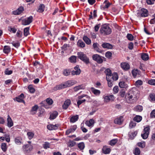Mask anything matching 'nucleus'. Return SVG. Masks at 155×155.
Instances as JSON below:
<instances>
[{
	"label": "nucleus",
	"mask_w": 155,
	"mask_h": 155,
	"mask_svg": "<svg viewBox=\"0 0 155 155\" xmlns=\"http://www.w3.org/2000/svg\"><path fill=\"white\" fill-rule=\"evenodd\" d=\"M125 98L127 103H132L137 100L138 97L137 96L135 95L134 94L130 92L126 94Z\"/></svg>",
	"instance_id": "nucleus-1"
},
{
	"label": "nucleus",
	"mask_w": 155,
	"mask_h": 155,
	"mask_svg": "<svg viewBox=\"0 0 155 155\" xmlns=\"http://www.w3.org/2000/svg\"><path fill=\"white\" fill-rule=\"evenodd\" d=\"M101 33L104 35H109L111 33V29L109 27L108 25L104 24L103 25L100 30Z\"/></svg>",
	"instance_id": "nucleus-2"
},
{
	"label": "nucleus",
	"mask_w": 155,
	"mask_h": 155,
	"mask_svg": "<svg viewBox=\"0 0 155 155\" xmlns=\"http://www.w3.org/2000/svg\"><path fill=\"white\" fill-rule=\"evenodd\" d=\"M78 57L86 64L90 63L89 58L86 54L81 52L77 53Z\"/></svg>",
	"instance_id": "nucleus-3"
},
{
	"label": "nucleus",
	"mask_w": 155,
	"mask_h": 155,
	"mask_svg": "<svg viewBox=\"0 0 155 155\" xmlns=\"http://www.w3.org/2000/svg\"><path fill=\"white\" fill-rule=\"evenodd\" d=\"M150 126L147 125L146 127H144L143 131L141 134V136L143 139H146L148 138L150 133Z\"/></svg>",
	"instance_id": "nucleus-4"
},
{
	"label": "nucleus",
	"mask_w": 155,
	"mask_h": 155,
	"mask_svg": "<svg viewBox=\"0 0 155 155\" xmlns=\"http://www.w3.org/2000/svg\"><path fill=\"white\" fill-rule=\"evenodd\" d=\"M137 14L138 16L145 17L148 16V12L147 9L143 8L138 10Z\"/></svg>",
	"instance_id": "nucleus-5"
},
{
	"label": "nucleus",
	"mask_w": 155,
	"mask_h": 155,
	"mask_svg": "<svg viewBox=\"0 0 155 155\" xmlns=\"http://www.w3.org/2000/svg\"><path fill=\"white\" fill-rule=\"evenodd\" d=\"M33 20V17L30 16L27 18L23 20L22 21V24L24 25H27L30 24Z\"/></svg>",
	"instance_id": "nucleus-6"
},
{
	"label": "nucleus",
	"mask_w": 155,
	"mask_h": 155,
	"mask_svg": "<svg viewBox=\"0 0 155 155\" xmlns=\"http://www.w3.org/2000/svg\"><path fill=\"white\" fill-rule=\"evenodd\" d=\"M33 147L30 144H27L23 146L24 152L26 153H28L33 149Z\"/></svg>",
	"instance_id": "nucleus-7"
},
{
	"label": "nucleus",
	"mask_w": 155,
	"mask_h": 155,
	"mask_svg": "<svg viewBox=\"0 0 155 155\" xmlns=\"http://www.w3.org/2000/svg\"><path fill=\"white\" fill-rule=\"evenodd\" d=\"M103 98L104 99V102L106 103L113 101L115 99L113 95L104 96Z\"/></svg>",
	"instance_id": "nucleus-8"
},
{
	"label": "nucleus",
	"mask_w": 155,
	"mask_h": 155,
	"mask_svg": "<svg viewBox=\"0 0 155 155\" xmlns=\"http://www.w3.org/2000/svg\"><path fill=\"white\" fill-rule=\"evenodd\" d=\"M92 58L93 60L96 61L98 63H101L103 61V60L101 56L97 54L93 55Z\"/></svg>",
	"instance_id": "nucleus-9"
},
{
	"label": "nucleus",
	"mask_w": 155,
	"mask_h": 155,
	"mask_svg": "<svg viewBox=\"0 0 155 155\" xmlns=\"http://www.w3.org/2000/svg\"><path fill=\"white\" fill-rule=\"evenodd\" d=\"M74 70L72 71L71 72L72 75H78L80 74L81 70L78 65H77L74 67Z\"/></svg>",
	"instance_id": "nucleus-10"
},
{
	"label": "nucleus",
	"mask_w": 155,
	"mask_h": 155,
	"mask_svg": "<svg viewBox=\"0 0 155 155\" xmlns=\"http://www.w3.org/2000/svg\"><path fill=\"white\" fill-rule=\"evenodd\" d=\"M24 95L23 93H21L20 95L18 97H16L14 99L15 101H16L18 102L25 103V102L24 100Z\"/></svg>",
	"instance_id": "nucleus-11"
},
{
	"label": "nucleus",
	"mask_w": 155,
	"mask_h": 155,
	"mask_svg": "<svg viewBox=\"0 0 155 155\" xmlns=\"http://www.w3.org/2000/svg\"><path fill=\"white\" fill-rule=\"evenodd\" d=\"M77 82L75 80L68 81L64 83L65 87L66 88L70 87L76 83Z\"/></svg>",
	"instance_id": "nucleus-12"
},
{
	"label": "nucleus",
	"mask_w": 155,
	"mask_h": 155,
	"mask_svg": "<svg viewBox=\"0 0 155 155\" xmlns=\"http://www.w3.org/2000/svg\"><path fill=\"white\" fill-rule=\"evenodd\" d=\"M123 117V116H121L119 117L116 118L114 120V123L119 125L122 124L124 120Z\"/></svg>",
	"instance_id": "nucleus-13"
},
{
	"label": "nucleus",
	"mask_w": 155,
	"mask_h": 155,
	"mask_svg": "<svg viewBox=\"0 0 155 155\" xmlns=\"http://www.w3.org/2000/svg\"><path fill=\"white\" fill-rule=\"evenodd\" d=\"M99 45L97 43H94L93 45V47L94 51H96L97 52L102 53L103 52L102 50L100 49L98 46Z\"/></svg>",
	"instance_id": "nucleus-14"
},
{
	"label": "nucleus",
	"mask_w": 155,
	"mask_h": 155,
	"mask_svg": "<svg viewBox=\"0 0 155 155\" xmlns=\"http://www.w3.org/2000/svg\"><path fill=\"white\" fill-rule=\"evenodd\" d=\"M91 92L95 95L99 96L101 94V92L100 90L97 89L94 87L91 88Z\"/></svg>",
	"instance_id": "nucleus-15"
},
{
	"label": "nucleus",
	"mask_w": 155,
	"mask_h": 155,
	"mask_svg": "<svg viewBox=\"0 0 155 155\" xmlns=\"http://www.w3.org/2000/svg\"><path fill=\"white\" fill-rule=\"evenodd\" d=\"M24 10V8L23 7H20L16 11H13V14L14 15H18L21 14Z\"/></svg>",
	"instance_id": "nucleus-16"
},
{
	"label": "nucleus",
	"mask_w": 155,
	"mask_h": 155,
	"mask_svg": "<svg viewBox=\"0 0 155 155\" xmlns=\"http://www.w3.org/2000/svg\"><path fill=\"white\" fill-rule=\"evenodd\" d=\"M14 141L16 144L20 145L22 143V138L20 136H17L15 138Z\"/></svg>",
	"instance_id": "nucleus-17"
},
{
	"label": "nucleus",
	"mask_w": 155,
	"mask_h": 155,
	"mask_svg": "<svg viewBox=\"0 0 155 155\" xmlns=\"http://www.w3.org/2000/svg\"><path fill=\"white\" fill-rule=\"evenodd\" d=\"M102 150L103 153L105 154H108L110 153L111 151L110 148L108 147L107 146H104L103 147Z\"/></svg>",
	"instance_id": "nucleus-18"
},
{
	"label": "nucleus",
	"mask_w": 155,
	"mask_h": 155,
	"mask_svg": "<svg viewBox=\"0 0 155 155\" xmlns=\"http://www.w3.org/2000/svg\"><path fill=\"white\" fill-rule=\"evenodd\" d=\"M77 127L76 125H74L68 129L66 131V134L68 135L71 133L74 132L76 129Z\"/></svg>",
	"instance_id": "nucleus-19"
},
{
	"label": "nucleus",
	"mask_w": 155,
	"mask_h": 155,
	"mask_svg": "<svg viewBox=\"0 0 155 155\" xmlns=\"http://www.w3.org/2000/svg\"><path fill=\"white\" fill-rule=\"evenodd\" d=\"M85 88V85L84 84H82L78 86H75L74 88V91H77L80 90L84 89Z\"/></svg>",
	"instance_id": "nucleus-20"
},
{
	"label": "nucleus",
	"mask_w": 155,
	"mask_h": 155,
	"mask_svg": "<svg viewBox=\"0 0 155 155\" xmlns=\"http://www.w3.org/2000/svg\"><path fill=\"white\" fill-rule=\"evenodd\" d=\"M7 122V126L9 127H11L13 125V122L9 115L8 116Z\"/></svg>",
	"instance_id": "nucleus-21"
},
{
	"label": "nucleus",
	"mask_w": 155,
	"mask_h": 155,
	"mask_svg": "<svg viewBox=\"0 0 155 155\" xmlns=\"http://www.w3.org/2000/svg\"><path fill=\"white\" fill-rule=\"evenodd\" d=\"M71 104V101L69 99H67L64 102L62 105L63 108L64 109H67Z\"/></svg>",
	"instance_id": "nucleus-22"
},
{
	"label": "nucleus",
	"mask_w": 155,
	"mask_h": 155,
	"mask_svg": "<svg viewBox=\"0 0 155 155\" xmlns=\"http://www.w3.org/2000/svg\"><path fill=\"white\" fill-rule=\"evenodd\" d=\"M121 66L122 69L125 70H127L130 68V65L127 63H123L121 64Z\"/></svg>",
	"instance_id": "nucleus-23"
},
{
	"label": "nucleus",
	"mask_w": 155,
	"mask_h": 155,
	"mask_svg": "<svg viewBox=\"0 0 155 155\" xmlns=\"http://www.w3.org/2000/svg\"><path fill=\"white\" fill-rule=\"evenodd\" d=\"M102 46L104 48H107L108 49H111L113 46L112 45L108 43H104L102 44Z\"/></svg>",
	"instance_id": "nucleus-24"
},
{
	"label": "nucleus",
	"mask_w": 155,
	"mask_h": 155,
	"mask_svg": "<svg viewBox=\"0 0 155 155\" xmlns=\"http://www.w3.org/2000/svg\"><path fill=\"white\" fill-rule=\"evenodd\" d=\"M83 39L87 45H89L91 44V40L86 36H84Z\"/></svg>",
	"instance_id": "nucleus-25"
},
{
	"label": "nucleus",
	"mask_w": 155,
	"mask_h": 155,
	"mask_svg": "<svg viewBox=\"0 0 155 155\" xmlns=\"http://www.w3.org/2000/svg\"><path fill=\"white\" fill-rule=\"evenodd\" d=\"M58 112L57 111H53L51 114L50 117V120H54L55 119L58 115Z\"/></svg>",
	"instance_id": "nucleus-26"
},
{
	"label": "nucleus",
	"mask_w": 155,
	"mask_h": 155,
	"mask_svg": "<svg viewBox=\"0 0 155 155\" xmlns=\"http://www.w3.org/2000/svg\"><path fill=\"white\" fill-rule=\"evenodd\" d=\"M65 88L64 83H62L61 84L57 85L54 88V90L55 91L61 89Z\"/></svg>",
	"instance_id": "nucleus-27"
},
{
	"label": "nucleus",
	"mask_w": 155,
	"mask_h": 155,
	"mask_svg": "<svg viewBox=\"0 0 155 155\" xmlns=\"http://www.w3.org/2000/svg\"><path fill=\"white\" fill-rule=\"evenodd\" d=\"M38 108V106L37 105H35L34 106L31 110V114H35Z\"/></svg>",
	"instance_id": "nucleus-28"
},
{
	"label": "nucleus",
	"mask_w": 155,
	"mask_h": 155,
	"mask_svg": "<svg viewBox=\"0 0 155 155\" xmlns=\"http://www.w3.org/2000/svg\"><path fill=\"white\" fill-rule=\"evenodd\" d=\"M47 128L49 130H54L57 129L58 126L56 125L50 124L47 126Z\"/></svg>",
	"instance_id": "nucleus-29"
},
{
	"label": "nucleus",
	"mask_w": 155,
	"mask_h": 155,
	"mask_svg": "<svg viewBox=\"0 0 155 155\" xmlns=\"http://www.w3.org/2000/svg\"><path fill=\"white\" fill-rule=\"evenodd\" d=\"M120 87L122 88H127L128 87L127 84L124 81H120L119 83Z\"/></svg>",
	"instance_id": "nucleus-30"
},
{
	"label": "nucleus",
	"mask_w": 155,
	"mask_h": 155,
	"mask_svg": "<svg viewBox=\"0 0 155 155\" xmlns=\"http://www.w3.org/2000/svg\"><path fill=\"white\" fill-rule=\"evenodd\" d=\"M104 72L106 75V78L108 77L109 78H110L112 74L111 73V71L109 68L106 69L104 71Z\"/></svg>",
	"instance_id": "nucleus-31"
},
{
	"label": "nucleus",
	"mask_w": 155,
	"mask_h": 155,
	"mask_svg": "<svg viewBox=\"0 0 155 155\" xmlns=\"http://www.w3.org/2000/svg\"><path fill=\"white\" fill-rule=\"evenodd\" d=\"M77 45L78 47H81V48H84L85 47V43L81 40H79L77 43Z\"/></svg>",
	"instance_id": "nucleus-32"
},
{
	"label": "nucleus",
	"mask_w": 155,
	"mask_h": 155,
	"mask_svg": "<svg viewBox=\"0 0 155 155\" xmlns=\"http://www.w3.org/2000/svg\"><path fill=\"white\" fill-rule=\"evenodd\" d=\"M11 51V48L8 46H4L3 51L5 54H8Z\"/></svg>",
	"instance_id": "nucleus-33"
},
{
	"label": "nucleus",
	"mask_w": 155,
	"mask_h": 155,
	"mask_svg": "<svg viewBox=\"0 0 155 155\" xmlns=\"http://www.w3.org/2000/svg\"><path fill=\"white\" fill-rule=\"evenodd\" d=\"M143 110V107L142 106L138 105L134 108V110L137 112H141Z\"/></svg>",
	"instance_id": "nucleus-34"
},
{
	"label": "nucleus",
	"mask_w": 155,
	"mask_h": 155,
	"mask_svg": "<svg viewBox=\"0 0 155 155\" xmlns=\"http://www.w3.org/2000/svg\"><path fill=\"white\" fill-rule=\"evenodd\" d=\"M94 123V120L93 119H91L89 121H87L86 122V124L88 127L92 126Z\"/></svg>",
	"instance_id": "nucleus-35"
},
{
	"label": "nucleus",
	"mask_w": 155,
	"mask_h": 155,
	"mask_svg": "<svg viewBox=\"0 0 155 155\" xmlns=\"http://www.w3.org/2000/svg\"><path fill=\"white\" fill-rule=\"evenodd\" d=\"M110 78L112 80L116 81L118 79V76L116 73H114L113 74H112Z\"/></svg>",
	"instance_id": "nucleus-36"
},
{
	"label": "nucleus",
	"mask_w": 155,
	"mask_h": 155,
	"mask_svg": "<svg viewBox=\"0 0 155 155\" xmlns=\"http://www.w3.org/2000/svg\"><path fill=\"white\" fill-rule=\"evenodd\" d=\"M117 139H114L109 141V144L111 146L114 145L117 142Z\"/></svg>",
	"instance_id": "nucleus-37"
},
{
	"label": "nucleus",
	"mask_w": 155,
	"mask_h": 155,
	"mask_svg": "<svg viewBox=\"0 0 155 155\" xmlns=\"http://www.w3.org/2000/svg\"><path fill=\"white\" fill-rule=\"evenodd\" d=\"M142 119L141 116L139 115H136L134 118V120L137 122H140Z\"/></svg>",
	"instance_id": "nucleus-38"
},
{
	"label": "nucleus",
	"mask_w": 155,
	"mask_h": 155,
	"mask_svg": "<svg viewBox=\"0 0 155 155\" xmlns=\"http://www.w3.org/2000/svg\"><path fill=\"white\" fill-rule=\"evenodd\" d=\"M78 118V115L72 117L70 119V122L72 123H74L76 121Z\"/></svg>",
	"instance_id": "nucleus-39"
},
{
	"label": "nucleus",
	"mask_w": 155,
	"mask_h": 155,
	"mask_svg": "<svg viewBox=\"0 0 155 155\" xmlns=\"http://www.w3.org/2000/svg\"><path fill=\"white\" fill-rule=\"evenodd\" d=\"M106 79L107 81V83L108 86L110 87H112L113 85L112 81H113L114 80H112V79H111L110 78H109L108 77L106 78Z\"/></svg>",
	"instance_id": "nucleus-40"
},
{
	"label": "nucleus",
	"mask_w": 155,
	"mask_h": 155,
	"mask_svg": "<svg viewBox=\"0 0 155 155\" xmlns=\"http://www.w3.org/2000/svg\"><path fill=\"white\" fill-rule=\"evenodd\" d=\"M1 148L3 152L6 151L7 149L6 144L5 143H2L1 144Z\"/></svg>",
	"instance_id": "nucleus-41"
},
{
	"label": "nucleus",
	"mask_w": 155,
	"mask_h": 155,
	"mask_svg": "<svg viewBox=\"0 0 155 155\" xmlns=\"http://www.w3.org/2000/svg\"><path fill=\"white\" fill-rule=\"evenodd\" d=\"M141 58L143 60H147L149 59V56L148 54L146 53H143L141 55Z\"/></svg>",
	"instance_id": "nucleus-42"
},
{
	"label": "nucleus",
	"mask_w": 155,
	"mask_h": 155,
	"mask_svg": "<svg viewBox=\"0 0 155 155\" xmlns=\"http://www.w3.org/2000/svg\"><path fill=\"white\" fill-rule=\"evenodd\" d=\"M132 74L133 76L135 77L139 75V71L137 69H134L132 71Z\"/></svg>",
	"instance_id": "nucleus-43"
},
{
	"label": "nucleus",
	"mask_w": 155,
	"mask_h": 155,
	"mask_svg": "<svg viewBox=\"0 0 155 155\" xmlns=\"http://www.w3.org/2000/svg\"><path fill=\"white\" fill-rule=\"evenodd\" d=\"M29 27H27L24 29V34L25 36H27L29 34Z\"/></svg>",
	"instance_id": "nucleus-44"
},
{
	"label": "nucleus",
	"mask_w": 155,
	"mask_h": 155,
	"mask_svg": "<svg viewBox=\"0 0 155 155\" xmlns=\"http://www.w3.org/2000/svg\"><path fill=\"white\" fill-rule=\"evenodd\" d=\"M28 137L29 139L31 140L33 137L34 135V134L33 133L31 132H28L27 133Z\"/></svg>",
	"instance_id": "nucleus-45"
},
{
	"label": "nucleus",
	"mask_w": 155,
	"mask_h": 155,
	"mask_svg": "<svg viewBox=\"0 0 155 155\" xmlns=\"http://www.w3.org/2000/svg\"><path fill=\"white\" fill-rule=\"evenodd\" d=\"M70 73V70L69 69H64L63 71V74L65 76L69 75Z\"/></svg>",
	"instance_id": "nucleus-46"
},
{
	"label": "nucleus",
	"mask_w": 155,
	"mask_h": 155,
	"mask_svg": "<svg viewBox=\"0 0 155 155\" xmlns=\"http://www.w3.org/2000/svg\"><path fill=\"white\" fill-rule=\"evenodd\" d=\"M104 8H108L110 5V3L108 2L107 0H105L104 3Z\"/></svg>",
	"instance_id": "nucleus-47"
},
{
	"label": "nucleus",
	"mask_w": 155,
	"mask_h": 155,
	"mask_svg": "<svg viewBox=\"0 0 155 155\" xmlns=\"http://www.w3.org/2000/svg\"><path fill=\"white\" fill-rule=\"evenodd\" d=\"M45 6L43 4H41L39 6V8L38 9L37 11L39 12H42L44 10Z\"/></svg>",
	"instance_id": "nucleus-48"
},
{
	"label": "nucleus",
	"mask_w": 155,
	"mask_h": 155,
	"mask_svg": "<svg viewBox=\"0 0 155 155\" xmlns=\"http://www.w3.org/2000/svg\"><path fill=\"white\" fill-rule=\"evenodd\" d=\"M78 148L81 150H83L84 148V144L83 142L79 143L78 145Z\"/></svg>",
	"instance_id": "nucleus-49"
},
{
	"label": "nucleus",
	"mask_w": 155,
	"mask_h": 155,
	"mask_svg": "<svg viewBox=\"0 0 155 155\" xmlns=\"http://www.w3.org/2000/svg\"><path fill=\"white\" fill-rule=\"evenodd\" d=\"M28 89L29 90V92L31 93H34L35 91V89L31 85H30L28 86Z\"/></svg>",
	"instance_id": "nucleus-50"
},
{
	"label": "nucleus",
	"mask_w": 155,
	"mask_h": 155,
	"mask_svg": "<svg viewBox=\"0 0 155 155\" xmlns=\"http://www.w3.org/2000/svg\"><path fill=\"white\" fill-rule=\"evenodd\" d=\"M76 143L73 140H69L68 143V146L70 147H71L74 146L75 144Z\"/></svg>",
	"instance_id": "nucleus-51"
},
{
	"label": "nucleus",
	"mask_w": 155,
	"mask_h": 155,
	"mask_svg": "<svg viewBox=\"0 0 155 155\" xmlns=\"http://www.w3.org/2000/svg\"><path fill=\"white\" fill-rule=\"evenodd\" d=\"M76 56H72L70 58V61L71 62H75L76 60Z\"/></svg>",
	"instance_id": "nucleus-52"
},
{
	"label": "nucleus",
	"mask_w": 155,
	"mask_h": 155,
	"mask_svg": "<svg viewBox=\"0 0 155 155\" xmlns=\"http://www.w3.org/2000/svg\"><path fill=\"white\" fill-rule=\"evenodd\" d=\"M137 145L141 148H143L145 147V143L144 142H139L137 143Z\"/></svg>",
	"instance_id": "nucleus-53"
},
{
	"label": "nucleus",
	"mask_w": 155,
	"mask_h": 155,
	"mask_svg": "<svg viewBox=\"0 0 155 155\" xmlns=\"http://www.w3.org/2000/svg\"><path fill=\"white\" fill-rule=\"evenodd\" d=\"M140 150L138 148H135L134 153L135 155H139L140 154Z\"/></svg>",
	"instance_id": "nucleus-54"
},
{
	"label": "nucleus",
	"mask_w": 155,
	"mask_h": 155,
	"mask_svg": "<svg viewBox=\"0 0 155 155\" xmlns=\"http://www.w3.org/2000/svg\"><path fill=\"white\" fill-rule=\"evenodd\" d=\"M127 38L128 40L130 41H132L134 39V36L130 34H128L127 35Z\"/></svg>",
	"instance_id": "nucleus-55"
},
{
	"label": "nucleus",
	"mask_w": 155,
	"mask_h": 155,
	"mask_svg": "<svg viewBox=\"0 0 155 155\" xmlns=\"http://www.w3.org/2000/svg\"><path fill=\"white\" fill-rule=\"evenodd\" d=\"M86 101V100L85 99L83 100H78L77 101V104L78 107H79L80 105L82 103Z\"/></svg>",
	"instance_id": "nucleus-56"
},
{
	"label": "nucleus",
	"mask_w": 155,
	"mask_h": 155,
	"mask_svg": "<svg viewBox=\"0 0 155 155\" xmlns=\"http://www.w3.org/2000/svg\"><path fill=\"white\" fill-rule=\"evenodd\" d=\"M8 30L10 32H12V33H15L17 31V29L14 27H8Z\"/></svg>",
	"instance_id": "nucleus-57"
},
{
	"label": "nucleus",
	"mask_w": 155,
	"mask_h": 155,
	"mask_svg": "<svg viewBox=\"0 0 155 155\" xmlns=\"http://www.w3.org/2000/svg\"><path fill=\"white\" fill-rule=\"evenodd\" d=\"M50 146V143L48 142H45V143L43 144V147L44 149H47L49 148Z\"/></svg>",
	"instance_id": "nucleus-58"
},
{
	"label": "nucleus",
	"mask_w": 155,
	"mask_h": 155,
	"mask_svg": "<svg viewBox=\"0 0 155 155\" xmlns=\"http://www.w3.org/2000/svg\"><path fill=\"white\" fill-rule=\"evenodd\" d=\"M12 73V71L9 70L8 69H6L5 71V73L6 75H10Z\"/></svg>",
	"instance_id": "nucleus-59"
},
{
	"label": "nucleus",
	"mask_w": 155,
	"mask_h": 155,
	"mask_svg": "<svg viewBox=\"0 0 155 155\" xmlns=\"http://www.w3.org/2000/svg\"><path fill=\"white\" fill-rule=\"evenodd\" d=\"M136 124L133 121H131L129 127L130 128L135 127L136 125Z\"/></svg>",
	"instance_id": "nucleus-60"
},
{
	"label": "nucleus",
	"mask_w": 155,
	"mask_h": 155,
	"mask_svg": "<svg viewBox=\"0 0 155 155\" xmlns=\"http://www.w3.org/2000/svg\"><path fill=\"white\" fill-rule=\"evenodd\" d=\"M143 82L142 81L138 80L135 83V85L137 86H139L142 84Z\"/></svg>",
	"instance_id": "nucleus-61"
},
{
	"label": "nucleus",
	"mask_w": 155,
	"mask_h": 155,
	"mask_svg": "<svg viewBox=\"0 0 155 155\" xmlns=\"http://www.w3.org/2000/svg\"><path fill=\"white\" fill-rule=\"evenodd\" d=\"M137 134V132L135 131L131 133H129V135L131 136V137L134 138L135 137Z\"/></svg>",
	"instance_id": "nucleus-62"
},
{
	"label": "nucleus",
	"mask_w": 155,
	"mask_h": 155,
	"mask_svg": "<svg viewBox=\"0 0 155 155\" xmlns=\"http://www.w3.org/2000/svg\"><path fill=\"white\" fill-rule=\"evenodd\" d=\"M152 18L150 21V23L151 24H154L155 23V14H154L152 15Z\"/></svg>",
	"instance_id": "nucleus-63"
},
{
	"label": "nucleus",
	"mask_w": 155,
	"mask_h": 155,
	"mask_svg": "<svg viewBox=\"0 0 155 155\" xmlns=\"http://www.w3.org/2000/svg\"><path fill=\"white\" fill-rule=\"evenodd\" d=\"M148 84L153 85H155V79H151L148 81Z\"/></svg>",
	"instance_id": "nucleus-64"
}]
</instances>
